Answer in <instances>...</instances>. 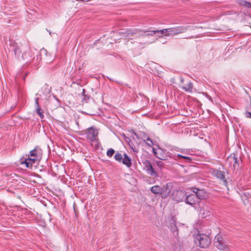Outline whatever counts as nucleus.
Instances as JSON below:
<instances>
[{"label":"nucleus","mask_w":251,"mask_h":251,"mask_svg":"<svg viewBox=\"0 0 251 251\" xmlns=\"http://www.w3.org/2000/svg\"><path fill=\"white\" fill-rule=\"evenodd\" d=\"M41 158V151L35 149L30 151V154L27 156H23L20 160V164L25 166L26 168H31L32 165L37 160Z\"/></svg>","instance_id":"1"},{"label":"nucleus","mask_w":251,"mask_h":251,"mask_svg":"<svg viewBox=\"0 0 251 251\" xmlns=\"http://www.w3.org/2000/svg\"><path fill=\"white\" fill-rule=\"evenodd\" d=\"M186 28L182 26H177L175 27H171L162 30H156L153 31V33H160L162 35H160L159 37H162L163 36H170L177 35L181 33L185 32Z\"/></svg>","instance_id":"2"},{"label":"nucleus","mask_w":251,"mask_h":251,"mask_svg":"<svg viewBox=\"0 0 251 251\" xmlns=\"http://www.w3.org/2000/svg\"><path fill=\"white\" fill-rule=\"evenodd\" d=\"M195 242L200 247L206 248L210 245L211 240L207 235L199 233L195 237Z\"/></svg>","instance_id":"3"},{"label":"nucleus","mask_w":251,"mask_h":251,"mask_svg":"<svg viewBox=\"0 0 251 251\" xmlns=\"http://www.w3.org/2000/svg\"><path fill=\"white\" fill-rule=\"evenodd\" d=\"M24 50L23 46L21 45H16L14 52L15 55L18 58V59L21 60H26L30 56V51L28 47H25L24 52L22 53V51Z\"/></svg>","instance_id":"4"},{"label":"nucleus","mask_w":251,"mask_h":251,"mask_svg":"<svg viewBox=\"0 0 251 251\" xmlns=\"http://www.w3.org/2000/svg\"><path fill=\"white\" fill-rule=\"evenodd\" d=\"M114 158L116 161L122 162L127 168H130L131 166V158L126 153L122 154L120 153L117 152L114 155Z\"/></svg>","instance_id":"5"},{"label":"nucleus","mask_w":251,"mask_h":251,"mask_svg":"<svg viewBox=\"0 0 251 251\" xmlns=\"http://www.w3.org/2000/svg\"><path fill=\"white\" fill-rule=\"evenodd\" d=\"M214 244V246L219 250L227 251V248L221 235L218 234L215 237Z\"/></svg>","instance_id":"6"},{"label":"nucleus","mask_w":251,"mask_h":251,"mask_svg":"<svg viewBox=\"0 0 251 251\" xmlns=\"http://www.w3.org/2000/svg\"><path fill=\"white\" fill-rule=\"evenodd\" d=\"M211 215L210 207L206 204H199V217L204 218Z\"/></svg>","instance_id":"7"},{"label":"nucleus","mask_w":251,"mask_h":251,"mask_svg":"<svg viewBox=\"0 0 251 251\" xmlns=\"http://www.w3.org/2000/svg\"><path fill=\"white\" fill-rule=\"evenodd\" d=\"M143 164L144 165V167L148 173L151 176H158L157 173L155 171L154 168L151 162L148 160H146L143 162Z\"/></svg>","instance_id":"8"},{"label":"nucleus","mask_w":251,"mask_h":251,"mask_svg":"<svg viewBox=\"0 0 251 251\" xmlns=\"http://www.w3.org/2000/svg\"><path fill=\"white\" fill-rule=\"evenodd\" d=\"M86 137L91 141H95L97 139L98 131L97 129L93 127L88 128L86 131Z\"/></svg>","instance_id":"9"},{"label":"nucleus","mask_w":251,"mask_h":251,"mask_svg":"<svg viewBox=\"0 0 251 251\" xmlns=\"http://www.w3.org/2000/svg\"><path fill=\"white\" fill-rule=\"evenodd\" d=\"M172 190V185L170 183H167L165 185L163 186L161 188L160 195L162 198L165 199L167 198Z\"/></svg>","instance_id":"10"},{"label":"nucleus","mask_w":251,"mask_h":251,"mask_svg":"<svg viewBox=\"0 0 251 251\" xmlns=\"http://www.w3.org/2000/svg\"><path fill=\"white\" fill-rule=\"evenodd\" d=\"M185 197V193L181 190H176L173 192V199L177 202L182 201Z\"/></svg>","instance_id":"11"},{"label":"nucleus","mask_w":251,"mask_h":251,"mask_svg":"<svg viewBox=\"0 0 251 251\" xmlns=\"http://www.w3.org/2000/svg\"><path fill=\"white\" fill-rule=\"evenodd\" d=\"M154 155L159 159L165 160L167 159V156L164 151L160 148L152 149Z\"/></svg>","instance_id":"12"},{"label":"nucleus","mask_w":251,"mask_h":251,"mask_svg":"<svg viewBox=\"0 0 251 251\" xmlns=\"http://www.w3.org/2000/svg\"><path fill=\"white\" fill-rule=\"evenodd\" d=\"M185 199L186 203L192 206L196 204L198 202L196 194L194 193L185 197Z\"/></svg>","instance_id":"13"},{"label":"nucleus","mask_w":251,"mask_h":251,"mask_svg":"<svg viewBox=\"0 0 251 251\" xmlns=\"http://www.w3.org/2000/svg\"><path fill=\"white\" fill-rule=\"evenodd\" d=\"M193 192L196 194L198 200L205 199L206 197V192L203 190L198 189L196 188H193Z\"/></svg>","instance_id":"14"},{"label":"nucleus","mask_w":251,"mask_h":251,"mask_svg":"<svg viewBox=\"0 0 251 251\" xmlns=\"http://www.w3.org/2000/svg\"><path fill=\"white\" fill-rule=\"evenodd\" d=\"M227 160L230 163H233V167L235 168H238L239 167V160H238L237 158H236L234 154L230 155L228 157Z\"/></svg>","instance_id":"15"},{"label":"nucleus","mask_w":251,"mask_h":251,"mask_svg":"<svg viewBox=\"0 0 251 251\" xmlns=\"http://www.w3.org/2000/svg\"><path fill=\"white\" fill-rule=\"evenodd\" d=\"M193 84L191 82H188L182 87V89L185 92L192 93L193 91Z\"/></svg>","instance_id":"16"},{"label":"nucleus","mask_w":251,"mask_h":251,"mask_svg":"<svg viewBox=\"0 0 251 251\" xmlns=\"http://www.w3.org/2000/svg\"><path fill=\"white\" fill-rule=\"evenodd\" d=\"M238 3L239 5H240L245 8H249L251 7V3L249 1H245L244 0H239L238 1Z\"/></svg>","instance_id":"17"},{"label":"nucleus","mask_w":251,"mask_h":251,"mask_svg":"<svg viewBox=\"0 0 251 251\" xmlns=\"http://www.w3.org/2000/svg\"><path fill=\"white\" fill-rule=\"evenodd\" d=\"M36 103L37 105V108L36 109V112L39 115L40 118L41 119H43L44 118L43 110L39 106L37 100H36Z\"/></svg>","instance_id":"18"},{"label":"nucleus","mask_w":251,"mask_h":251,"mask_svg":"<svg viewBox=\"0 0 251 251\" xmlns=\"http://www.w3.org/2000/svg\"><path fill=\"white\" fill-rule=\"evenodd\" d=\"M161 188L160 187H159V186L158 185H154L153 186H152L151 188V191L152 193H154V194H160V191H161Z\"/></svg>","instance_id":"19"},{"label":"nucleus","mask_w":251,"mask_h":251,"mask_svg":"<svg viewBox=\"0 0 251 251\" xmlns=\"http://www.w3.org/2000/svg\"><path fill=\"white\" fill-rule=\"evenodd\" d=\"M215 175L217 177L221 179H223L225 178V175L224 173L220 171L217 170L216 172H215Z\"/></svg>","instance_id":"20"},{"label":"nucleus","mask_w":251,"mask_h":251,"mask_svg":"<svg viewBox=\"0 0 251 251\" xmlns=\"http://www.w3.org/2000/svg\"><path fill=\"white\" fill-rule=\"evenodd\" d=\"M114 152H115V151H114V150L113 149H109L106 152V155L108 156L111 157H112L113 156V155L114 154Z\"/></svg>","instance_id":"21"},{"label":"nucleus","mask_w":251,"mask_h":251,"mask_svg":"<svg viewBox=\"0 0 251 251\" xmlns=\"http://www.w3.org/2000/svg\"><path fill=\"white\" fill-rule=\"evenodd\" d=\"M146 144L150 147H151L153 145V143L150 138H148L147 139Z\"/></svg>","instance_id":"22"},{"label":"nucleus","mask_w":251,"mask_h":251,"mask_svg":"<svg viewBox=\"0 0 251 251\" xmlns=\"http://www.w3.org/2000/svg\"><path fill=\"white\" fill-rule=\"evenodd\" d=\"M156 164L160 168H162L163 167L164 164L163 162L161 161H157L156 162Z\"/></svg>","instance_id":"23"},{"label":"nucleus","mask_w":251,"mask_h":251,"mask_svg":"<svg viewBox=\"0 0 251 251\" xmlns=\"http://www.w3.org/2000/svg\"><path fill=\"white\" fill-rule=\"evenodd\" d=\"M177 156H178V157L183 158H184L185 159H186V160H188V162L190 161V160H191L190 158L188 157V156H182V155H179V154H178L177 155Z\"/></svg>","instance_id":"24"},{"label":"nucleus","mask_w":251,"mask_h":251,"mask_svg":"<svg viewBox=\"0 0 251 251\" xmlns=\"http://www.w3.org/2000/svg\"><path fill=\"white\" fill-rule=\"evenodd\" d=\"M131 148L133 151H134L135 152H138V150L137 149H136V148H133V147H131Z\"/></svg>","instance_id":"25"},{"label":"nucleus","mask_w":251,"mask_h":251,"mask_svg":"<svg viewBox=\"0 0 251 251\" xmlns=\"http://www.w3.org/2000/svg\"><path fill=\"white\" fill-rule=\"evenodd\" d=\"M246 115H247V116L248 117L251 118V112H247V113H246Z\"/></svg>","instance_id":"26"},{"label":"nucleus","mask_w":251,"mask_h":251,"mask_svg":"<svg viewBox=\"0 0 251 251\" xmlns=\"http://www.w3.org/2000/svg\"><path fill=\"white\" fill-rule=\"evenodd\" d=\"M52 60H53V58H51L50 59H47V61L48 62H51L52 61Z\"/></svg>","instance_id":"27"},{"label":"nucleus","mask_w":251,"mask_h":251,"mask_svg":"<svg viewBox=\"0 0 251 251\" xmlns=\"http://www.w3.org/2000/svg\"><path fill=\"white\" fill-rule=\"evenodd\" d=\"M153 30L151 31V33H150V34H148V35H151V36H153V35L155 34V33H153Z\"/></svg>","instance_id":"28"},{"label":"nucleus","mask_w":251,"mask_h":251,"mask_svg":"<svg viewBox=\"0 0 251 251\" xmlns=\"http://www.w3.org/2000/svg\"><path fill=\"white\" fill-rule=\"evenodd\" d=\"M183 79H181V82H183Z\"/></svg>","instance_id":"29"}]
</instances>
